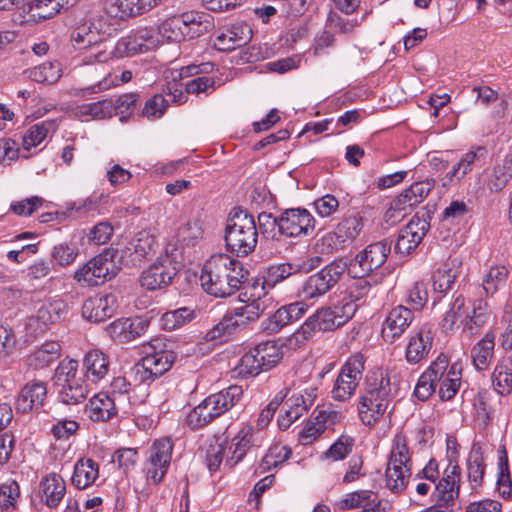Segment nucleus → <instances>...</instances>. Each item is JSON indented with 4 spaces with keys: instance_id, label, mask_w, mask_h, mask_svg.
I'll use <instances>...</instances> for the list:
<instances>
[{
    "instance_id": "obj_6",
    "label": "nucleus",
    "mask_w": 512,
    "mask_h": 512,
    "mask_svg": "<svg viewBox=\"0 0 512 512\" xmlns=\"http://www.w3.org/2000/svg\"><path fill=\"white\" fill-rule=\"evenodd\" d=\"M411 475V457L406 439L401 434L395 435L385 471L387 488L399 493L403 491Z\"/></svg>"
},
{
    "instance_id": "obj_20",
    "label": "nucleus",
    "mask_w": 512,
    "mask_h": 512,
    "mask_svg": "<svg viewBox=\"0 0 512 512\" xmlns=\"http://www.w3.org/2000/svg\"><path fill=\"white\" fill-rule=\"evenodd\" d=\"M47 396V383L33 379L27 382L20 390L16 399L17 412L26 414L38 411L44 404Z\"/></svg>"
},
{
    "instance_id": "obj_8",
    "label": "nucleus",
    "mask_w": 512,
    "mask_h": 512,
    "mask_svg": "<svg viewBox=\"0 0 512 512\" xmlns=\"http://www.w3.org/2000/svg\"><path fill=\"white\" fill-rule=\"evenodd\" d=\"M346 267L347 263L343 260H335L310 275L299 289V297L303 300H312L323 296L340 280Z\"/></svg>"
},
{
    "instance_id": "obj_4",
    "label": "nucleus",
    "mask_w": 512,
    "mask_h": 512,
    "mask_svg": "<svg viewBox=\"0 0 512 512\" xmlns=\"http://www.w3.org/2000/svg\"><path fill=\"white\" fill-rule=\"evenodd\" d=\"M243 389L231 385L226 389L206 397L187 415V424L192 429H200L234 407L242 398Z\"/></svg>"
},
{
    "instance_id": "obj_58",
    "label": "nucleus",
    "mask_w": 512,
    "mask_h": 512,
    "mask_svg": "<svg viewBox=\"0 0 512 512\" xmlns=\"http://www.w3.org/2000/svg\"><path fill=\"white\" fill-rule=\"evenodd\" d=\"M59 10L60 4L57 0H31L24 11L33 18L46 20L56 15Z\"/></svg>"
},
{
    "instance_id": "obj_49",
    "label": "nucleus",
    "mask_w": 512,
    "mask_h": 512,
    "mask_svg": "<svg viewBox=\"0 0 512 512\" xmlns=\"http://www.w3.org/2000/svg\"><path fill=\"white\" fill-rule=\"evenodd\" d=\"M484 473L485 464L481 448L473 446L467 459V475L472 488L482 485Z\"/></svg>"
},
{
    "instance_id": "obj_26",
    "label": "nucleus",
    "mask_w": 512,
    "mask_h": 512,
    "mask_svg": "<svg viewBox=\"0 0 512 512\" xmlns=\"http://www.w3.org/2000/svg\"><path fill=\"white\" fill-rule=\"evenodd\" d=\"M460 478V467L450 463L444 472V477L435 485L432 494L434 501H441L453 507L459 495Z\"/></svg>"
},
{
    "instance_id": "obj_38",
    "label": "nucleus",
    "mask_w": 512,
    "mask_h": 512,
    "mask_svg": "<svg viewBox=\"0 0 512 512\" xmlns=\"http://www.w3.org/2000/svg\"><path fill=\"white\" fill-rule=\"evenodd\" d=\"M59 399L62 403L67 405H76L83 402L90 389V382L83 377L72 379L67 383L59 385Z\"/></svg>"
},
{
    "instance_id": "obj_35",
    "label": "nucleus",
    "mask_w": 512,
    "mask_h": 512,
    "mask_svg": "<svg viewBox=\"0 0 512 512\" xmlns=\"http://www.w3.org/2000/svg\"><path fill=\"white\" fill-rule=\"evenodd\" d=\"M99 477V464L91 458H80L74 465L72 484L78 489H85L95 483Z\"/></svg>"
},
{
    "instance_id": "obj_30",
    "label": "nucleus",
    "mask_w": 512,
    "mask_h": 512,
    "mask_svg": "<svg viewBox=\"0 0 512 512\" xmlns=\"http://www.w3.org/2000/svg\"><path fill=\"white\" fill-rule=\"evenodd\" d=\"M42 502L49 508H57L66 494V482L60 474L52 472L40 481Z\"/></svg>"
},
{
    "instance_id": "obj_15",
    "label": "nucleus",
    "mask_w": 512,
    "mask_h": 512,
    "mask_svg": "<svg viewBox=\"0 0 512 512\" xmlns=\"http://www.w3.org/2000/svg\"><path fill=\"white\" fill-rule=\"evenodd\" d=\"M316 220L305 208H290L280 214V229L284 237H306L314 233Z\"/></svg>"
},
{
    "instance_id": "obj_22",
    "label": "nucleus",
    "mask_w": 512,
    "mask_h": 512,
    "mask_svg": "<svg viewBox=\"0 0 512 512\" xmlns=\"http://www.w3.org/2000/svg\"><path fill=\"white\" fill-rule=\"evenodd\" d=\"M414 321V312L406 306L398 305L390 310L382 328L386 341L394 342L400 338Z\"/></svg>"
},
{
    "instance_id": "obj_51",
    "label": "nucleus",
    "mask_w": 512,
    "mask_h": 512,
    "mask_svg": "<svg viewBox=\"0 0 512 512\" xmlns=\"http://www.w3.org/2000/svg\"><path fill=\"white\" fill-rule=\"evenodd\" d=\"M498 453L497 490L504 499H509L512 495V479L509 471L508 455L504 447H500Z\"/></svg>"
},
{
    "instance_id": "obj_21",
    "label": "nucleus",
    "mask_w": 512,
    "mask_h": 512,
    "mask_svg": "<svg viewBox=\"0 0 512 512\" xmlns=\"http://www.w3.org/2000/svg\"><path fill=\"white\" fill-rule=\"evenodd\" d=\"M167 0H105L104 10L111 17L123 18L142 15Z\"/></svg>"
},
{
    "instance_id": "obj_39",
    "label": "nucleus",
    "mask_w": 512,
    "mask_h": 512,
    "mask_svg": "<svg viewBox=\"0 0 512 512\" xmlns=\"http://www.w3.org/2000/svg\"><path fill=\"white\" fill-rule=\"evenodd\" d=\"M512 178V155H506L501 162L496 163L485 181L486 188L496 193L501 191Z\"/></svg>"
},
{
    "instance_id": "obj_18",
    "label": "nucleus",
    "mask_w": 512,
    "mask_h": 512,
    "mask_svg": "<svg viewBox=\"0 0 512 512\" xmlns=\"http://www.w3.org/2000/svg\"><path fill=\"white\" fill-rule=\"evenodd\" d=\"M435 361L443 362V373L436 376V387L439 386L438 395L442 401H449L457 394L462 378V366L455 362L449 364L448 356L441 353Z\"/></svg>"
},
{
    "instance_id": "obj_9",
    "label": "nucleus",
    "mask_w": 512,
    "mask_h": 512,
    "mask_svg": "<svg viewBox=\"0 0 512 512\" xmlns=\"http://www.w3.org/2000/svg\"><path fill=\"white\" fill-rule=\"evenodd\" d=\"M179 263L173 252L160 254L154 263L146 268L140 276L141 286L147 290L163 289L169 286L178 273Z\"/></svg>"
},
{
    "instance_id": "obj_16",
    "label": "nucleus",
    "mask_w": 512,
    "mask_h": 512,
    "mask_svg": "<svg viewBox=\"0 0 512 512\" xmlns=\"http://www.w3.org/2000/svg\"><path fill=\"white\" fill-rule=\"evenodd\" d=\"M316 398V389L307 388L298 393H293L283 405L284 413L278 417V426L281 430H287L296 420L304 415L313 405Z\"/></svg>"
},
{
    "instance_id": "obj_1",
    "label": "nucleus",
    "mask_w": 512,
    "mask_h": 512,
    "mask_svg": "<svg viewBox=\"0 0 512 512\" xmlns=\"http://www.w3.org/2000/svg\"><path fill=\"white\" fill-rule=\"evenodd\" d=\"M243 263L225 253L212 255L202 267L200 282L208 294L225 298L234 294L247 280Z\"/></svg>"
},
{
    "instance_id": "obj_25",
    "label": "nucleus",
    "mask_w": 512,
    "mask_h": 512,
    "mask_svg": "<svg viewBox=\"0 0 512 512\" xmlns=\"http://www.w3.org/2000/svg\"><path fill=\"white\" fill-rule=\"evenodd\" d=\"M148 322L140 318H120L106 327L107 334L116 342L127 343L143 335Z\"/></svg>"
},
{
    "instance_id": "obj_60",
    "label": "nucleus",
    "mask_w": 512,
    "mask_h": 512,
    "mask_svg": "<svg viewBox=\"0 0 512 512\" xmlns=\"http://www.w3.org/2000/svg\"><path fill=\"white\" fill-rule=\"evenodd\" d=\"M257 220L259 230L265 238L279 241L284 236L280 229V216L274 217L271 213L261 212Z\"/></svg>"
},
{
    "instance_id": "obj_62",
    "label": "nucleus",
    "mask_w": 512,
    "mask_h": 512,
    "mask_svg": "<svg viewBox=\"0 0 512 512\" xmlns=\"http://www.w3.org/2000/svg\"><path fill=\"white\" fill-rule=\"evenodd\" d=\"M492 383L498 394L509 395L512 392V367L497 365L492 374Z\"/></svg>"
},
{
    "instance_id": "obj_52",
    "label": "nucleus",
    "mask_w": 512,
    "mask_h": 512,
    "mask_svg": "<svg viewBox=\"0 0 512 512\" xmlns=\"http://www.w3.org/2000/svg\"><path fill=\"white\" fill-rule=\"evenodd\" d=\"M56 130L55 121H42L31 126L23 136V148L29 151L42 143L49 132Z\"/></svg>"
},
{
    "instance_id": "obj_48",
    "label": "nucleus",
    "mask_w": 512,
    "mask_h": 512,
    "mask_svg": "<svg viewBox=\"0 0 512 512\" xmlns=\"http://www.w3.org/2000/svg\"><path fill=\"white\" fill-rule=\"evenodd\" d=\"M301 271V265L296 263H281L272 265L267 269L264 281L259 286L274 287L278 283L284 281L290 276Z\"/></svg>"
},
{
    "instance_id": "obj_57",
    "label": "nucleus",
    "mask_w": 512,
    "mask_h": 512,
    "mask_svg": "<svg viewBox=\"0 0 512 512\" xmlns=\"http://www.w3.org/2000/svg\"><path fill=\"white\" fill-rule=\"evenodd\" d=\"M19 498L20 488L15 480L9 479L0 485V511L13 512L16 509Z\"/></svg>"
},
{
    "instance_id": "obj_55",
    "label": "nucleus",
    "mask_w": 512,
    "mask_h": 512,
    "mask_svg": "<svg viewBox=\"0 0 512 512\" xmlns=\"http://www.w3.org/2000/svg\"><path fill=\"white\" fill-rule=\"evenodd\" d=\"M28 77L38 83H55L61 76L58 63L45 62L27 71Z\"/></svg>"
},
{
    "instance_id": "obj_40",
    "label": "nucleus",
    "mask_w": 512,
    "mask_h": 512,
    "mask_svg": "<svg viewBox=\"0 0 512 512\" xmlns=\"http://www.w3.org/2000/svg\"><path fill=\"white\" fill-rule=\"evenodd\" d=\"M443 367V362L433 361L421 374L414 390V394L419 400L429 399L436 391L435 379L437 375L441 376L440 372L443 373Z\"/></svg>"
},
{
    "instance_id": "obj_11",
    "label": "nucleus",
    "mask_w": 512,
    "mask_h": 512,
    "mask_svg": "<svg viewBox=\"0 0 512 512\" xmlns=\"http://www.w3.org/2000/svg\"><path fill=\"white\" fill-rule=\"evenodd\" d=\"M363 228V219L356 213L345 217L338 223L336 229L326 233L318 242L321 253H332L343 248L346 243L354 241Z\"/></svg>"
},
{
    "instance_id": "obj_10",
    "label": "nucleus",
    "mask_w": 512,
    "mask_h": 512,
    "mask_svg": "<svg viewBox=\"0 0 512 512\" xmlns=\"http://www.w3.org/2000/svg\"><path fill=\"white\" fill-rule=\"evenodd\" d=\"M364 371V357L356 353L342 366L331 391L334 400L345 402L355 393Z\"/></svg>"
},
{
    "instance_id": "obj_47",
    "label": "nucleus",
    "mask_w": 512,
    "mask_h": 512,
    "mask_svg": "<svg viewBox=\"0 0 512 512\" xmlns=\"http://www.w3.org/2000/svg\"><path fill=\"white\" fill-rule=\"evenodd\" d=\"M458 267L454 261L446 262L433 274V289L438 293L449 291L458 277Z\"/></svg>"
},
{
    "instance_id": "obj_32",
    "label": "nucleus",
    "mask_w": 512,
    "mask_h": 512,
    "mask_svg": "<svg viewBox=\"0 0 512 512\" xmlns=\"http://www.w3.org/2000/svg\"><path fill=\"white\" fill-rule=\"evenodd\" d=\"M334 317L330 307L320 308L304 322L298 334L307 339L317 330L325 332L339 328Z\"/></svg>"
},
{
    "instance_id": "obj_64",
    "label": "nucleus",
    "mask_w": 512,
    "mask_h": 512,
    "mask_svg": "<svg viewBox=\"0 0 512 512\" xmlns=\"http://www.w3.org/2000/svg\"><path fill=\"white\" fill-rule=\"evenodd\" d=\"M354 439L347 435L340 436L324 453V457L333 461L345 459L352 451Z\"/></svg>"
},
{
    "instance_id": "obj_42",
    "label": "nucleus",
    "mask_w": 512,
    "mask_h": 512,
    "mask_svg": "<svg viewBox=\"0 0 512 512\" xmlns=\"http://www.w3.org/2000/svg\"><path fill=\"white\" fill-rule=\"evenodd\" d=\"M490 316L491 311L488 308L487 302L483 299L474 300L471 311L463 321V330L469 334H474L488 322Z\"/></svg>"
},
{
    "instance_id": "obj_14",
    "label": "nucleus",
    "mask_w": 512,
    "mask_h": 512,
    "mask_svg": "<svg viewBox=\"0 0 512 512\" xmlns=\"http://www.w3.org/2000/svg\"><path fill=\"white\" fill-rule=\"evenodd\" d=\"M173 442L168 437L155 440L149 450L146 464L147 480L159 484L164 479L172 459Z\"/></svg>"
},
{
    "instance_id": "obj_7",
    "label": "nucleus",
    "mask_w": 512,
    "mask_h": 512,
    "mask_svg": "<svg viewBox=\"0 0 512 512\" xmlns=\"http://www.w3.org/2000/svg\"><path fill=\"white\" fill-rule=\"evenodd\" d=\"M390 252L391 242L388 240L371 243L347 263L346 270L353 278H364L381 267Z\"/></svg>"
},
{
    "instance_id": "obj_5",
    "label": "nucleus",
    "mask_w": 512,
    "mask_h": 512,
    "mask_svg": "<svg viewBox=\"0 0 512 512\" xmlns=\"http://www.w3.org/2000/svg\"><path fill=\"white\" fill-rule=\"evenodd\" d=\"M162 346L160 339L152 340L145 346V356L131 369L135 381L153 382L172 367L176 355L171 350L163 349Z\"/></svg>"
},
{
    "instance_id": "obj_45",
    "label": "nucleus",
    "mask_w": 512,
    "mask_h": 512,
    "mask_svg": "<svg viewBox=\"0 0 512 512\" xmlns=\"http://www.w3.org/2000/svg\"><path fill=\"white\" fill-rule=\"evenodd\" d=\"M494 352V335L487 333L471 350V358L477 370H485L489 366Z\"/></svg>"
},
{
    "instance_id": "obj_61",
    "label": "nucleus",
    "mask_w": 512,
    "mask_h": 512,
    "mask_svg": "<svg viewBox=\"0 0 512 512\" xmlns=\"http://www.w3.org/2000/svg\"><path fill=\"white\" fill-rule=\"evenodd\" d=\"M464 306L465 298L463 297V295L456 296L454 300L450 303L449 309L445 312L440 322V327L443 332L449 333L454 330L457 320L463 314Z\"/></svg>"
},
{
    "instance_id": "obj_44",
    "label": "nucleus",
    "mask_w": 512,
    "mask_h": 512,
    "mask_svg": "<svg viewBox=\"0 0 512 512\" xmlns=\"http://www.w3.org/2000/svg\"><path fill=\"white\" fill-rule=\"evenodd\" d=\"M116 255V252L112 253L107 250L87 262L88 265H91L96 275L97 286L115 276L116 270L113 258Z\"/></svg>"
},
{
    "instance_id": "obj_37",
    "label": "nucleus",
    "mask_w": 512,
    "mask_h": 512,
    "mask_svg": "<svg viewBox=\"0 0 512 512\" xmlns=\"http://www.w3.org/2000/svg\"><path fill=\"white\" fill-rule=\"evenodd\" d=\"M60 356L61 345L56 341H47L28 356L27 365L34 370L44 369Z\"/></svg>"
},
{
    "instance_id": "obj_34",
    "label": "nucleus",
    "mask_w": 512,
    "mask_h": 512,
    "mask_svg": "<svg viewBox=\"0 0 512 512\" xmlns=\"http://www.w3.org/2000/svg\"><path fill=\"white\" fill-rule=\"evenodd\" d=\"M101 26L89 21L74 28L70 35L72 46L77 50H84L100 44L103 41L100 33Z\"/></svg>"
},
{
    "instance_id": "obj_59",
    "label": "nucleus",
    "mask_w": 512,
    "mask_h": 512,
    "mask_svg": "<svg viewBox=\"0 0 512 512\" xmlns=\"http://www.w3.org/2000/svg\"><path fill=\"white\" fill-rule=\"evenodd\" d=\"M235 371H237L238 375L241 377H251L265 370L260 363L258 354L255 352L254 348H251L240 358L235 367Z\"/></svg>"
},
{
    "instance_id": "obj_12",
    "label": "nucleus",
    "mask_w": 512,
    "mask_h": 512,
    "mask_svg": "<svg viewBox=\"0 0 512 512\" xmlns=\"http://www.w3.org/2000/svg\"><path fill=\"white\" fill-rule=\"evenodd\" d=\"M431 215L425 211L417 213L398 233L394 251L400 255L410 254L422 241L430 229Z\"/></svg>"
},
{
    "instance_id": "obj_3",
    "label": "nucleus",
    "mask_w": 512,
    "mask_h": 512,
    "mask_svg": "<svg viewBox=\"0 0 512 512\" xmlns=\"http://www.w3.org/2000/svg\"><path fill=\"white\" fill-rule=\"evenodd\" d=\"M225 244L239 257L251 254L258 243V229L254 217L246 210L233 208L226 221Z\"/></svg>"
},
{
    "instance_id": "obj_2",
    "label": "nucleus",
    "mask_w": 512,
    "mask_h": 512,
    "mask_svg": "<svg viewBox=\"0 0 512 512\" xmlns=\"http://www.w3.org/2000/svg\"><path fill=\"white\" fill-rule=\"evenodd\" d=\"M391 401L390 377L381 369L366 376L365 387L359 398L358 414L361 422L374 426L386 412Z\"/></svg>"
},
{
    "instance_id": "obj_53",
    "label": "nucleus",
    "mask_w": 512,
    "mask_h": 512,
    "mask_svg": "<svg viewBox=\"0 0 512 512\" xmlns=\"http://www.w3.org/2000/svg\"><path fill=\"white\" fill-rule=\"evenodd\" d=\"M253 348L264 370L273 368L283 356L281 347L275 341L262 342Z\"/></svg>"
},
{
    "instance_id": "obj_24",
    "label": "nucleus",
    "mask_w": 512,
    "mask_h": 512,
    "mask_svg": "<svg viewBox=\"0 0 512 512\" xmlns=\"http://www.w3.org/2000/svg\"><path fill=\"white\" fill-rule=\"evenodd\" d=\"M239 298L246 303L239 308L249 323L257 320L269 307L271 301V298L267 297L264 287L259 286V283L253 285L250 289H245L240 293Z\"/></svg>"
},
{
    "instance_id": "obj_23",
    "label": "nucleus",
    "mask_w": 512,
    "mask_h": 512,
    "mask_svg": "<svg viewBox=\"0 0 512 512\" xmlns=\"http://www.w3.org/2000/svg\"><path fill=\"white\" fill-rule=\"evenodd\" d=\"M117 307V297L114 294H97L84 302L82 315L89 321L101 322L111 317Z\"/></svg>"
},
{
    "instance_id": "obj_27",
    "label": "nucleus",
    "mask_w": 512,
    "mask_h": 512,
    "mask_svg": "<svg viewBox=\"0 0 512 512\" xmlns=\"http://www.w3.org/2000/svg\"><path fill=\"white\" fill-rule=\"evenodd\" d=\"M307 308L308 306L302 301L282 306L263 323V329L270 334L277 333L286 325L300 319Z\"/></svg>"
},
{
    "instance_id": "obj_17",
    "label": "nucleus",
    "mask_w": 512,
    "mask_h": 512,
    "mask_svg": "<svg viewBox=\"0 0 512 512\" xmlns=\"http://www.w3.org/2000/svg\"><path fill=\"white\" fill-rule=\"evenodd\" d=\"M159 39L155 30L143 28L134 33L122 37L116 44L115 50L121 57L134 56L155 49Z\"/></svg>"
},
{
    "instance_id": "obj_43",
    "label": "nucleus",
    "mask_w": 512,
    "mask_h": 512,
    "mask_svg": "<svg viewBox=\"0 0 512 512\" xmlns=\"http://www.w3.org/2000/svg\"><path fill=\"white\" fill-rule=\"evenodd\" d=\"M113 110L112 99H103L97 102L78 105L73 109V113L75 117L81 120L87 117L105 119L113 116Z\"/></svg>"
},
{
    "instance_id": "obj_36",
    "label": "nucleus",
    "mask_w": 512,
    "mask_h": 512,
    "mask_svg": "<svg viewBox=\"0 0 512 512\" xmlns=\"http://www.w3.org/2000/svg\"><path fill=\"white\" fill-rule=\"evenodd\" d=\"M253 445V428L252 426L245 425L239 432L233 437L230 446V456L226 457L225 465L230 468L239 463L247 451Z\"/></svg>"
},
{
    "instance_id": "obj_29",
    "label": "nucleus",
    "mask_w": 512,
    "mask_h": 512,
    "mask_svg": "<svg viewBox=\"0 0 512 512\" xmlns=\"http://www.w3.org/2000/svg\"><path fill=\"white\" fill-rule=\"evenodd\" d=\"M119 404L117 397H113L106 392H100L89 400L86 405V412L93 421H108L117 415Z\"/></svg>"
},
{
    "instance_id": "obj_19",
    "label": "nucleus",
    "mask_w": 512,
    "mask_h": 512,
    "mask_svg": "<svg viewBox=\"0 0 512 512\" xmlns=\"http://www.w3.org/2000/svg\"><path fill=\"white\" fill-rule=\"evenodd\" d=\"M433 333L426 325L409 335L405 347V360L410 365H417L425 361L433 348Z\"/></svg>"
},
{
    "instance_id": "obj_54",
    "label": "nucleus",
    "mask_w": 512,
    "mask_h": 512,
    "mask_svg": "<svg viewBox=\"0 0 512 512\" xmlns=\"http://www.w3.org/2000/svg\"><path fill=\"white\" fill-rule=\"evenodd\" d=\"M186 26L183 24L182 14L172 16L164 20L159 26L157 33L163 38L172 42H181L186 40L185 37Z\"/></svg>"
},
{
    "instance_id": "obj_31",
    "label": "nucleus",
    "mask_w": 512,
    "mask_h": 512,
    "mask_svg": "<svg viewBox=\"0 0 512 512\" xmlns=\"http://www.w3.org/2000/svg\"><path fill=\"white\" fill-rule=\"evenodd\" d=\"M83 375L90 382H100L109 371V359L102 351L94 349L87 352L83 358Z\"/></svg>"
},
{
    "instance_id": "obj_33",
    "label": "nucleus",
    "mask_w": 512,
    "mask_h": 512,
    "mask_svg": "<svg viewBox=\"0 0 512 512\" xmlns=\"http://www.w3.org/2000/svg\"><path fill=\"white\" fill-rule=\"evenodd\" d=\"M68 312V306L60 298H49L44 300L36 314V321L41 329H47L49 325L59 322Z\"/></svg>"
},
{
    "instance_id": "obj_50",
    "label": "nucleus",
    "mask_w": 512,
    "mask_h": 512,
    "mask_svg": "<svg viewBox=\"0 0 512 512\" xmlns=\"http://www.w3.org/2000/svg\"><path fill=\"white\" fill-rule=\"evenodd\" d=\"M509 271L503 265L492 266L484 275L482 287L488 296H493L498 290L505 287Z\"/></svg>"
},
{
    "instance_id": "obj_46",
    "label": "nucleus",
    "mask_w": 512,
    "mask_h": 512,
    "mask_svg": "<svg viewBox=\"0 0 512 512\" xmlns=\"http://www.w3.org/2000/svg\"><path fill=\"white\" fill-rule=\"evenodd\" d=\"M196 318V312L189 307H181L167 311L161 316V327L167 331H173L183 327Z\"/></svg>"
},
{
    "instance_id": "obj_56",
    "label": "nucleus",
    "mask_w": 512,
    "mask_h": 512,
    "mask_svg": "<svg viewBox=\"0 0 512 512\" xmlns=\"http://www.w3.org/2000/svg\"><path fill=\"white\" fill-rule=\"evenodd\" d=\"M376 496L377 494L371 490H357L348 493L344 498L339 500L336 505L340 510L363 509L365 505H369L371 501H375Z\"/></svg>"
},
{
    "instance_id": "obj_28",
    "label": "nucleus",
    "mask_w": 512,
    "mask_h": 512,
    "mask_svg": "<svg viewBox=\"0 0 512 512\" xmlns=\"http://www.w3.org/2000/svg\"><path fill=\"white\" fill-rule=\"evenodd\" d=\"M252 29L247 23H236L221 32L215 40V47L230 51L247 44L252 39Z\"/></svg>"
},
{
    "instance_id": "obj_41",
    "label": "nucleus",
    "mask_w": 512,
    "mask_h": 512,
    "mask_svg": "<svg viewBox=\"0 0 512 512\" xmlns=\"http://www.w3.org/2000/svg\"><path fill=\"white\" fill-rule=\"evenodd\" d=\"M183 24L186 26V39L200 37L213 28L212 17L201 12H186L182 14Z\"/></svg>"
},
{
    "instance_id": "obj_13",
    "label": "nucleus",
    "mask_w": 512,
    "mask_h": 512,
    "mask_svg": "<svg viewBox=\"0 0 512 512\" xmlns=\"http://www.w3.org/2000/svg\"><path fill=\"white\" fill-rule=\"evenodd\" d=\"M158 248L156 236L149 230L139 231L122 250H116L125 265L136 266L153 256Z\"/></svg>"
},
{
    "instance_id": "obj_63",
    "label": "nucleus",
    "mask_w": 512,
    "mask_h": 512,
    "mask_svg": "<svg viewBox=\"0 0 512 512\" xmlns=\"http://www.w3.org/2000/svg\"><path fill=\"white\" fill-rule=\"evenodd\" d=\"M78 361L70 358H64L61 360L55 369V383L56 385H62L72 379L83 377V373L78 371Z\"/></svg>"
}]
</instances>
